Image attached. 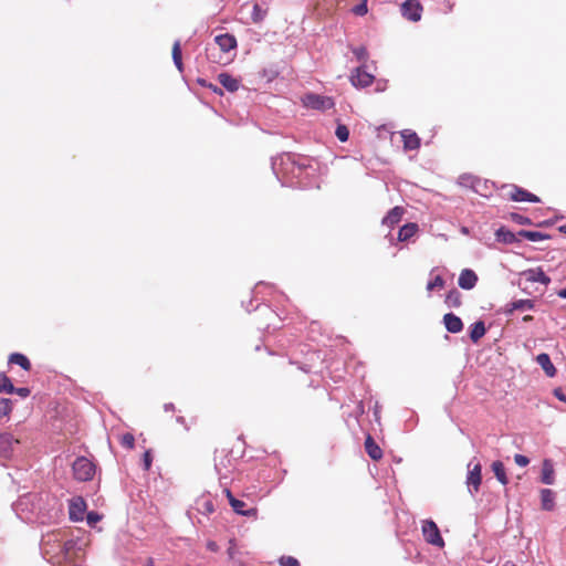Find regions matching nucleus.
Instances as JSON below:
<instances>
[{
    "instance_id": "14",
    "label": "nucleus",
    "mask_w": 566,
    "mask_h": 566,
    "mask_svg": "<svg viewBox=\"0 0 566 566\" xmlns=\"http://www.w3.org/2000/svg\"><path fill=\"white\" fill-rule=\"evenodd\" d=\"M403 213H405V209L402 207H400V206L394 207L392 209H390L387 212V214L382 219L381 223L389 228H392L396 224L400 223Z\"/></svg>"
},
{
    "instance_id": "10",
    "label": "nucleus",
    "mask_w": 566,
    "mask_h": 566,
    "mask_svg": "<svg viewBox=\"0 0 566 566\" xmlns=\"http://www.w3.org/2000/svg\"><path fill=\"white\" fill-rule=\"evenodd\" d=\"M226 495L229 500V503H230L232 510L235 513L241 514L243 516L255 515V513H256L255 509L244 510V505H245L244 501L234 497L229 490H226Z\"/></svg>"
},
{
    "instance_id": "57",
    "label": "nucleus",
    "mask_w": 566,
    "mask_h": 566,
    "mask_svg": "<svg viewBox=\"0 0 566 566\" xmlns=\"http://www.w3.org/2000/svg\"><path fill=\"white\" fill-rule=\"evenodd\" d=\"M503 566H517V565L514 563L506 562Z\"/></svg>"
},
{
    "instance_id": "23",
    "label": "nucleus",
    "mask_w": 566,
    "mask_h": 566,
    "mask_svg": "<svg viewBox=\"0 0 566 566\" xmlns=\"http://www.w3.org/2000/svg\"><path fill=\"white\" fill-rule=\"evenodd\" d=\"M418 231L419 226L417 223H407L400 228L398 239L400 242H406L413 238Z\"/></svg>"
},
{
    "instance_id": "49",
    "label": "nucleus",
    "mask_w": 566,
    "mask_h": 566,
    "mask_svg": "<svg viewBox=\"0 0 566 566\" xmlns=\"http://www.w3.org/2000/svg\"><path fill=\"white\" fill-rule=\"evenodd\" d=\"M554 394L559 400L566 402V395L559 388L555 389Z\"/></svg>"
},
{
    "instance_id": "11",
    "label": "nucleus",
    "mask_w": 566,
    "mask_h": 566,
    "mask_svg": "<svg viewBox=\"0 0 566 566\" xmlns=\"http://www.w3.org/2000/svg\"><path fill=\"white\" fill-rule=\"evenodd\" d=\"M402 142H403V148L413 150L418 149L421 146V139L417 135L416 132L411 129H403L400 133Z\"/></svg>"
},
{
    "instance_id": "24",
    "label": "nucleus",
    "mask_w": 566,
    "mask_h": 566,
    "mask_svg": "<svg viewBox=\"0 0 566 566\" xmlns=\"http://www.w3.org/2000/svg\"><path fill=\"white\" fill-rule=\"evenodd\" d=\"M9 364L18 365L24 370H30V358L21 353H12L9 355Z\"/></svg>"
},
{
    "instance_id": "30",
    "label": "nucleus",
    "mask_w": 566,
    "mask_h": 566,
    "mask_svg": "<svg viewBox=\"0 0 566 566\" xmlns=\"http://www.w3.org/2000/svg\"><path fill=\"white\" fill-rule=\"evenodd\" d=\"M486 329L483 322H478L471 326L470 338L474 344L479 343Z\"/></svg>"
},
{
    "instance_id": "1",
    "label": "nucleus",
    "mask_w": 566,
    "mask_h": 566,
    "mask_svg": "<svg viewBox=\"0 0 566 566\" xmlns=\"http://www.w3.org/2000/svg\"><path fill=\"white\" fill-rule=\"evenodd\" d=\"M72 471L76 480L88 481L95 475V465L87 458L78 457L73 462Z\"/></svg>"
},
{
    "instance_id": "25",
    "label": "nucleus",
    "mask_w": 566,
    "mask_h": 566,
    "mask_svg": "<svg viewBox=\"0 0 566 566\" xmlns=\"http://www.w3.org/2000/svg\"><path fill=\"white\" fill-rule=\"evenodd\" d=\"M171 55L175 65L180 72H184L182 51L180 41H176L171 48Z\"/></svg>"
},
{
    "instance_id": "42",
    "label": "nucleus",
    "mask_w": 566,
    "mask_h": 566,
    "mask_svg": "<svg viewBox=\"0 0 566 566\" xmlns=\"http://www.w3.org/2000/svg\"><path fill=\"white\" fill-rule=\"evenodd\" d=\"M75 547V542L73 539L65 541L62 544V553L64 554L65 558L70 557V552L73 551Z\"/></svg>"
},
{
    "instance_id": "51",
    "label": "nucleus",
    "mask_w": 566,
    "mask_h": 566,
    "mask_svg": "<svg viewBox=\"0 0 566 566\" xmlns=\"http://www.w3.org/2000/svg\"><path fill=\"white\" fill-rule=\"evenodd\" d=\"M387 86V82L386 81H379L377 83V91H384Z\"/></svg>"
},
{
    "instance_id": "18",
    "label": "nucleus",
    "mask_w": 566,
    "mask_h": 566,
    "mask_svg": "<svg viewBox=\"0 0 566 566\" xmlns=\"http://www.w3.org/2000/svg\"><path fill=\"white\" fill-rule=\"evenodd\" d=\"M536 361L547 376H549V377L555 376L556 367L554 366L553 361L551 360V357L548 354H546V353L538 354L536 357Z\"/></svg>"
},
{
    "instance_id": "3",
    "label": "nucleus",
    "mask_w": 566,
    "mask_h": 566,
    "mask_svg": "<svg viewBox=\"0 0 566 566\" xmlns=\"http://www.w3.org/2000/svg\"><path fill=\"white\" fill-rule=\"evenodd\" d=\"M349 81L355 87L364 88L370 86L374 83L375 77L366 72L365 65H360L352 71Z\"/></svg>"
},
{
    "instance_id": "29",
    "label": "nucleus",
    "mask_w": 566,
    "mask_h": 566,
    "mask_svg": "<svg viewBox=\"0 0 566 566\" xmlns=\"http://www.w3.org/2000/svg\"><path fill=\"white\" fill-rule=\"evenodd\" d=\"M496 239L499 242H502L505 244L514 243L516 241L515 233L503 228V227L497 229Z\"/></svg>"
},
{
    "instance_id": "6",
    "label": "nucleus",
    "mask_w": 566,
    "mask_h": 566,
    "mask_svg": "<svg viewBox=\"0 0 566 566\" xmlns=\"http://www.w3.org/2000/svg\"><path fill=\"white\" fill-rule=\"evenodd\" d=\"M422 7L418 0H406L401 4L402 15L410 21H419L421 19Z\"/></svg>"
},
{
    "instance_id": "36",
    "label": "nucleus",
    "mask_w": 566,
    "mask_h": 566,
    "mask_svg": "<svg viewBox=\"0 0 566 566\" xmlns=\"http://www.w3.org/2000/svg\"><path fill=\"white\" fill-rule=\"evenodd\" d=\"M352 52L360 62H366L368 59L367 49L363 45L353 48Z\"/></svg>"
},
{
    "instance_id": "32",
    "label": "nucleus",
    "mask_w": 566,
    "mask_h": 566,
    "mask_svg": "<svg viewBox=\"0 0 566 566\" xmlns=\"http://www.w3.org/2000/svg\"><path fill=\"white\" fill-rule=\"evenodd\" d=\"M14 391V387L11 382V379L6 374H0V394L8 392L12 394Z\"/></svg>"
},
{
    "instance_id": "52",
    "label": "nucleus",
    "mask_w": 566,
    "mask_h": 566,
    "mask_svg": "<svg viewBox=\"0 0 566 566\" xmlns=\"http://www.w3.org/2000/svg\"><path fill=\"white\" fill-rule=\"evenodd\" d=\"M533 319H534V316H533V315H524V316L522 317V322H523V323H530V322H533Z\"/></svg>"
},
{
    "instance_id": "34",
    "label": "nucleus",
    "mask_w": 566,
    "mask_h": 566,
    "mask_svg": "<svg viewBox=\"0 0 566 566\" xmlns=\"http://www.w3.org/2000/svg\"><path fill=\"white\" fill-rule=\"evenodd\" d=\"M12 411V402L10 398H0V418L7 417Z\"/></svg>"
},
{
    "instance_id": "47",
    "label": "nucleus",
    "mask_w": 566,
    "mask_h": 566,
    "mask_svg": "<svg viewBox=\"0 0 566 566\" xmlns=\"http://www.w3.org/2000/svg\"><path fill=\"white\" fill-rule=\"evenodd\" d=\"M13 392L18 394L20 397H23V398H27L30 395L29 388H25V387H23V388H14Z\"/></svg>"
},
{
    "instance_id": "48",
    "label": "nucleus",
    "mask_w": 566,
    "mask_h": 566,
    "mask_svg": "<svg viewBox=\"0 0 566 566\" xmlns=\"http://www.w3.org/2000/svg\"><path fill=\"white\" fill-rule=\"evenodd\" d=\"M207 549L210 551V552H218L219 546H218V544L216 542L209 541L207 543Z\"/></svg>"
},
{
    "instance_id": "12",
    "label": "nucleus",
    "mask_w": 566,
    "mask_h": 566,
    "mask_svg": "<svg viewBox=\"0 0 566 566\" xmlns=\"http://www.w3.org/2000/svg\"><path fill=\"white\" fill-rule=\"evenodd\" d=\"M366 453L375 461H379L382 458V451L378 446V442L370 436L367 434L364 442Z\"/></svg>"
},
{
    "instance_id": "8",
    "label": "nucleus",
    "mask_w": 566,
    "mask_h": 566,
    "mask_svg": "<svg viewBox=\"0 0 566 566\" xmlns=\"http://www.w3.org/2000/svg\"><path fill=\"white\" fill-rule=\"evenodd\" d=\"M507 197L512 201L521 202V201H527V202H539V199L537 195L527 191L526 189L520 188L517 186H512L510 192L507 193Z\"/></svg>"
},
{
    "instance_id": "22",
    "label": "nucleus",
    "mask_w": 566,
    "mask_h": 566,
    "mask_svg": "<svg viewBox=\"0 0 566 566\" xmlns=\"http://www.w3.org/2000/svg\"><path fill=\"white\" fill-rule=\"evenodd\" d=\"M218 81L220 84L223 85V87L230 92H235L240 87V80L231 76L228 73H221L218 76Z\"/></svg>"
},
{
    "instance_id": "44",
    "label": "nucleus",
    "mask_w": 566,
    "mask_h": 566,
    "mask_svg": "<svg viewBox=\"0 0 566 566\" xmlns=\"http://www.w3.org/2000/svg\"><path fill=\"white\" fill-rule=\"evenodd\" d=\"M514 459H515L516 465L521 467V468L527 467L530 463V459L523 454H515Z\"/></svg>"
},
{
    "instance_id": "15",
    "label": "nucleus",
    "mask_w": 566,
    "mask_h": 566,
    "mask_svg": "<svg viewBox=\"0 0 566 566\" xmlns=\"http://www.w3.org/2000/svg\"><path fill=\"white\" fill-rule=\"evenodd\" d=\"M526 275V280L532 283H541L543 285H548L551 283V279L546 275V273L542 270V268L528 269L524 272Z\"/></svg>"
},
{
    "instance_id": "43",
    "label": "nucleus",
    "mask_w": 566,
    "mask_h": 566,
    "mask_svg": "<svg viewBox=\"0 0 566 566\" xmlns=\"http://www.w3.org/2000/svg\"><path fill=\"white\" fill-rule=\"evenodd\" d=\"M151 462H153L151 452H150V450H146L144 453V457H143V464H144L145 471H148L150 469Z\"/></svg>"
},
{
    "instance_id": "58",
    "label": "nucleus",
    "mask_w": 566,
    "mask_h": 566,
    "mask_svg": "<svg viewBox=\"0 0 566 566\" xmlns=\"http://www.w3.org/2000/svg\"><path fill=\"white\" fill-rule=\"evenodd\" d=\"M196 420H197V418H196V417H192V418H191V422H192V423H196Z\"/></svg>"
},
{
    "instance_id": "54",
    "label": "nucleus",
    "mask_w": 566,
    "mask_h": 566,
    "mask_svg": "<svg viewBox=\"0 0 566 566\" xmlns=\"http://www.w3.org/2000/svg\"><path fill=\"white\" fill-rule=\"evenodd\" d=\"M557 294H558V296H560V297H566V289H563V290L558 291V293H557Z\"/></svg>"
},
{
    "instance_id": "20",
    "label": "nucleus",
    "mask_w": 566,
    "mask_h": 566,
    "mask_svg": "<svg viewBox=\"0 0 566 566\" xmlns=\"http://www.w3.org/2000/svg\"><path fill=\"white\" fill-rule=\"evenodd\" d=\"M539 495L542 510L553 511L555 509V493L549 489H543Z\"/></svg>"
},
{
    "instance_id": "16",
    "label": "nucleus",
    "mask_w": 566,
    "mask_h": 566,
    "mask_svg": "<svg viewBox=\"0 0 566 566\" xmlns=\"http://www.w3.org/2000/svg\"><path fill=\"white\" fill-rule=\"evenodd\" d=\"M443 324L448 332L460 333L463 328L461 318L454 313H446L443 315Z\"/></svg>"
},
{
    "instance_id": "13",
    "label": "nucleus",
    "mask_w": 566,
    "mask_h": 566,
    "mask_svg": "<svg viewBox=\"0 0 566 566\" xmlns=\"http://www.w3.org/2000/svg\"><path fill=\"white\" fill-rule=\"evenodd\" d=\"M216 45L222 51V52H230V50H233L237 48L238 42L234 35L232 34H221L217 35L214 38Z\"/></svg>"
},
{
    "instance_id": "46",
    "label": "nucleus",
    "mask_w": 566,
    "mask_h": 566,
    "mask_svg": "<svg viewBox=\"0 0 566 566\" xmlns=\"http://www.w3.org/2000/svg\"><path fill=\"white\" fill-rule=\"evenodd\" d=\"M512 220L517 224H528L530 220L525 217H522L520 213H512Z\"/></svg>"
},
{
    "instance_id": "40",
    "label": "nucleus",
    "mask_w": 566,
    "mask_h": 566,
    "mask_svg": "<svg viewBox=\"0 0 566 566\" xmlns=\"http://www.w3.org/2000/svg\"><path fill=\"white\" fill-rule=\"evenodd\" d=\"M280 564L282 566H301L297 558L293 556H283L280 558Z\"/></svg>"
},
{
    "instance_id": "19",
    "label": "nucleus",
    "mask_w": 566,
    "mask_h": 566,
    "mask_svg": "<svg viewBox=\"0 0 566 566\" xmlns=\"http://www.w3.org/2000/svg\"><path fill=\"white\" fill-rule=\"evenodd\" d=\"M541 481L546 485H553L555 482V470L551 460L543 461Z\"/></svg>"
},
{
    "instance_id": "39",
    "label": "nucleus",
    "mask_w": 566,
    "mask_h": 566,
    "mask_svg": "<svg viewBox=\"0 0 566 566\" xmlns=\"http://www.w3.org/2000/svg\"><path fill=\"white\" fill-rule=\"evenodd\" d=\"M335 133H336L337 138L342 143L347 142V139L349 137V130H348L347 126L338 125Z\"/></svg>"
},
{
    "instance_id": "27",
    "label": "nucleus",
    "mask_w": 566,
    "mask_h": 566,
    "mask_svg": "<svg viewBox=\"0 0 566 566\" xmlns=\"http://www.w3.org/2000/svg\"><path fill=\"white\" fill-rule=\"evenodd\" d=\"M492 470H493L495 476L497 478L499 482L502 485H507L509 478H507V475L505 473V469H504L503 462L500 461V460L494 461L493 464H492Z\"/></svg>"
},
{
    "instance_id": "2",
    "label": "nucleus",
    "mask_w": 566,
    "mask_h": 566,
    "mask_svg": "<svg viewBox=\"0 0 566 566\" xmlns=\"http://www.w3.org/2000/svg\"><path fill=\"white\" fill-rule=\"evenodd\" d=\"M421 532L426 542L436 545L437 547H442L444 545V541L441 537V532L439 531L438 524L434 521H422Z\"/></svg>"
},
{
    "instance_id": "45",
    "label": "nucleus",
    "mask_w": 566,
    "mask_h": 566,
    "mask_svg": "<svg viewBox=\"0 0 566 566\" xmlns=\"http://www.w3.org/2000/svg\"><path fill=\"white\" fill-rule=\"evenodd\" d=\"M99 520H101V516L97 513H95V512H90V513L86 514V522L90 525H94Z\"/></svg>"
},
{
    "instance_id": "31",
    "label": "nucleus",
    "mask_w": 566,
    "mask_h": 566,
    "mask_svg": "<svg viewBox=\"0 0 566 566\" xmlns=\"http://www.w3.org/2000/svg\"><path fill=\"white\" fill-rule=\"evenodd\" d=\"M197 510L202 514H211L214 512V506L210 499L202 497L197 501Z\"/></svg>"
},
{
    "instance_id": "38",
    "label": "nucleus",
    "mask_w": 566,
    "mask_h": 566,
    "mask_svg": "<svg viewBox=\"0 0 566 566\" xmlns=\"http://www.w3.org/2000/svg\"><path fill=\"white\" fill-rule=\"evenodd\" d=\"M352 12L359 17L365 15L368 12L367 0H360L359 4L353 7Z\"/></svg>"
},
{
    "instance_id": "56",
    "label": "nucleus",
    "mask_w": 566,
    "mask_h": 566,
    "mask_svg": "<svg viewBox=\"0 0 566 566\" xmlns=\"http://www.w3.org/2000/svg\"><path fill=\"white\" fill-rule=\"evenodd\" d=\"M558 230L563 233H566V226H560Z\"/></svg>"
},
{
    "instance_id": "33",
    "label": "nucleus",
    "mask_w": 566,
    "mask_h": 566,
    "mask_svg": "<svg viewBox=\"0 0 566 566\" xmlns=\"http://www.w3.org/2000/svg\"><path fill=\"white\" fill-rule=\"evenodd\" d=\"M266 15V9H262V6L259 3H254L251 18L253 22H261L264 20Z\"/></svg>"
},
{
    "instance_id": "21",
    "label": "nucleus",
    "mask_w": 566,
    "mask_h": 566,
    "mask_svg": "<svg viewBox=\"0 0 566 566\" xmlns=\"http://www.w3.org/2000/svg\"><path fill=\"white\" fill-rule=\"evenodd\" d=\"M468 485H472L475 492H479L480 483H481V465L476 462L472 469H470L468 479Z\"/></svg>"
},
{
    "instance_id": "37",
    "label": "nucleus",
    "mask_w": 566,
    "mask_h": 566,
    "mask_svg": "<svg viewBox=\"0 0 566 566\" xmlns=\"http://www.w3.org/2000/svg\"><path fill=\"white\" fill-rule=\"evenodd\" d=\"M444 286V281L441 275H437L427 284V290L429 292L436 289H442Z\"/></svg>"
},
{
    "instance_id": "50",
    "label": "nucleus",
    "mask_w": 566,
    "mask_h": 566,
    "mask_svg": "<svg viewBox=\"0 0 566 566\" xmlns=\"http://www.w3.org/2000/svg\"><path fill=\"white\" fill-rule=\"evenodd\" d=\"M209 87H210V88H212V91H213L216 94L223 95V91H222V88H220L219 86L210 84V85H209Z\"/></svg>"
},
{
    "instance_id": "4",
    "label": "nucleus",
    "mask_w": 566,
    "mask_h": 566,
    "mask_svg": "<svg viewBox=\"0 0 566 566\" xmlns=\"http://www.w3.org/2000/svg\"><path fill=\"white\" fill-rule=\"evenodd\" d=\"M87 510V503L82 496L72 497L69 502V517L72 521H82Z\"/></svg>"
},
{
    "instance_id": "7",
    "label": "nucleus",
    "mask_w": 566,
    "mask_h": 566,
    "mask_svg": "<svg viewBox=\"0 0 566 566\" xmlns=\"http://www.w3.org/2000/svg\"><path fill=\"white\" fill-rule=\"evenodd\" d=\"M20 440L14 438L11 433L6 432L0 434V455L3 458H10L14 451V448L19 446Z\"/></svg>"
},
{
    "instance_id": "17",
    "label": "nucleus",
    "mask_w": 566,
    "mask_h": 566,
    "mask_svg": "<svg viewBox=\"0 0 566 566\" xmlns=\"http://www.w3.org/2000/svg\"><path fill=\"white\" fill-rule=\"evenodd\" d=\"M535 307V302L532 298H518L515 302L506 304L504 313L512 314L514 311H524V310H533Z\"/></svg>"
},
{
    "instance_id": "26",
    "label": "nucleus",
    "mask_w": 566,
    "mask_h": 566,
    "mask_svg": "<svg viewBox=\"0 0 566 566\" xmlns=\"http://www.w3.org/2000/svg\"><path fill=\"white\" fill-rule=\"evenodd\" d=\"M444 302L447 306L458 308L462 304V295L458 290L453 289L448 292Z\"/></svg>"
},
{
    "instance_id": "28",
    "label": "nucleus",
    "mask_w": 566,
    "mask_h": 566,
    "mask_svg": "<svg viewBox=\"0 0 566 566\" xmlns=\"http://www.w3.org/2000/svg\"><path fill=\"white\" fill-rule=\"evenodd\" d=\"M517 233L521 238H525L532 242L547 240V238H549L548 234L542 233L539 231L520 230Z\"/></svg>"
},
{
    "instance_id": "55",
    "label": "nucleus",
    "mask_w": 566,
    "mask_h": 566,
    "mask_svg": "<svg viewBox=\"0 0 566 566\" xmlns=\"http://www.w3.org/2000/svg\"><path fill=\"white\" fill-rule=\"evenodd\" d=\"M145 566H154V560L153 558H147L146 560V565Z\"/></svg>"
},
{
    "instance_id": "53",
    "label": "nucleus",
    "mask_w": 566,
    "mask_h": 566,
    "mask_svg": "<svg viewBox=\"0 0 566 566\" xmlns=\"http://www.w3.org/2000/svg\"><path fill=\"white\" fill-rule=\"evenodd\" d=\"M177 422L182 423L184 427L186 428V431L189 430V427L185 423V417H182V416L177 417Z\"/></svg>"
},
{
    "instance_id": "9",
    "label": "nucleus",
    "mask_w": 566,
    "mask_h": 566,
    "mask_svg": "<svg viewBox=\"0 0 566 566\" xmlns=\"http://www.w3.org/2000/svg\"><path fill=\"white\" fill-rule=\"evenodd\" d=\"M479 281L478 274L471 269H463L458 276V285L464 290L473 289Z\"/></svg>"
},
{
    "instance_id": "35",
    "label": "nucleus",
    "mask_w": 566,
    "mask_h": 566,
    "mask_svg": "<svg viewBox=\"0 0 566 566\" xmlns=\"http://www.w3.org/2000/svg\"><path fill=\"white\" fill-rule=\"evenodd\" d=\"M120 444L122 447L126 448L127 450H132L135 447V437L126 432L120 437Z\"/></svg>"
},
{
    "instance_id": "5",
    "label": "nucleus",
    "mask_w": 566,
    "mask_h": 566,
    "mask_svg": "<svg viewBox=\"0 0 566 566\" xmlns=\"http://www.w3.org/2000/svg\"><path fill=\"white\" fill-rule=\"evenodd\" d=\"M303 104L314 109H328L334 106V101L331 97L308 94L303 98Z\"/></svg>"
},
{
    "instance_id": "41",
    "label": "nucleus",
    "mask_w": 566,
    "mask_h": 566,
    "mask_svg": "<svg viewBox=\"0 0 566 566\" xmlns=\"http://www.w3.org/2000/svg\"><path fill=\"white\" fill-rule=\"evenodd\" d=\"M216 49H217V46H214V45H208L206 48L207 57L209 60H211L212 62L221 63L222 62V57H217L216 56V54H214Z\"/></svg>"
}]
</instances>
